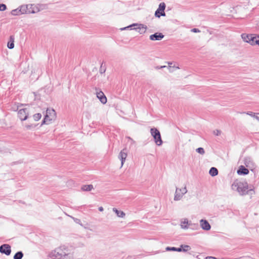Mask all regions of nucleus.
<instances>
[{"instance_id": "obj_24", "label": "nucleus", "mask_w": 259, "mask_h": 259, "mask_svg": "<svg viewBox=\"0 0 259 259\" xmlns=\"http://www.w3.org/2000/svg\"><path fill=\"white\" fill-rule=\"evenodd\" d=\"M23 257V253L21 251L17 252L14 255V259H22Z\"/></svg>"}, {"instance_id": "obj_30", "label": "nucleus", "mask_w": 259, "mask_h": 259, "mask_svg": "<svg viewBox=\"0 0 259 259\" xmlns=\"http://www.w3.org/2000/svg\"><path fill=\"white\" fill-rule=\"evenodd\" d=\"M189 222L187 219H185L181 222V227L182 228V225H189Z\"/></svg>"}, {"instance_id": "obj_13", "label": "nucleus", "mask_w": 259, "mask_h": 259, "mask_svg": "<svg viewBox=\"0 0 259 259\" xmlns=\"http://www.w3.org/2000/svg\"><path fill=\"white\" fill-rule=\"evenodd\" d=\"M199 227L198 224H194L191 222H189V225H182V229H188V228H190L192 230H197Z\"/></svg>"}, {"instance_id": "obj_9", "label": "nucleus", "mask_w": 259, "mask_h": 259, "mask_svg": "<svg viewBox=\"0 0 259 259\" xmlns=\"http://www.w3.org/2000/svg\"><path fill=\"white\" fill-rule=\"evenodd\" d=\"M97 97L99 99L102 104H106L107 103V98L104 95V93L96 88Z\"/></svg>"}, {"instance_id": "obj_34", "label": "nucleus", "mask_w": 259, "mask_h": 259, "mask_svg": "<svg viewBox=\"0 0 259 259\" xmlns=\"http://www.w3.org/2000/svg\"><path fill=\"white\" fill-rule=\"evenodd\" d=\"M35 126H36V125H33V124H28V125H25V127L27 130H30L32 128H35Z\"/></svg>"}, {"instance_id": "obj_27", "label": "nucleus", "mask_w": 259, "mask_h": 259, "mask_svg": "<svg viewBox=\"0 0 259 259\" xmlns=\"http://www.w3.org/2000/svg\"><path fill=\"white\" fill-rule=\"evenodd\" d=\"M181 247H183V251L186 252L191 249V247L188 245H181Z\"/></svg>"}, {"instance_id": "obj_15", "label": "nucleus", "mask_w": 259, "mask_h": 259, "mask_svg": "<svg viewBox=\"0 0 259 259\" xmlns=\"http://www.w3.org/2000/svg\"><path fill=\"white\" fill-rule=\"evenodd\" d=\"M124 151V149L121 150L118 155V158L121 160V166L123 165L127 157V154Z\"/></svg>"}, {"instance_id": "obj_45", "label": "nucleus", "mask_w": 259, "mask_h": 259, "mask_svg": "<svg viewBox=\"0 0 259 259\" xmlns=\"http://www.w3.org/2000/svg\"><path fill=\"white\" fill-rule=\"evenodd\" d=\"M128 138L129 139H130V140H132L130 138V137H128Z\"/></svg>"}, {"instance_id": "obj_7", "label": "nucleus", "mask_w": 259, "mask_h": 259, "mask_svg": "<svg viewBox=\"0 0 259 259\" xmlns=\"http://www.w3.org/2000/svg\"><path fill=\"white\" fill-rule=\"evenodd\" d=\"M0 252L6 255H10L11 253V247L9 244H4L0 246Z\"/></svg>"}, {"instance_id": "obj_19", "label": "nucleus", "mask_w": 259, "mask_h": 259, "mask_svg": "<svg viewBox=\"0 0 259 259\" xmlns=\"http://www.w3.org/2000/svg\"><path fill=\"white\" fill-rule=\"evenodd\" d=\"M209 174L212 177L216 176L218 174V170L217 168L212 167L209 169Z\"/></svg>"}, {"instance_id": "obj_36", "label": "nucleus", "mask_w": 259, "mask_h": 259, "mask_svg": "<svg viewBox=\"0 0 259 259\" xmlns=\"http://www.w3.org/2000/svg\"><path fill=\"white\" fill-rule=\"evenodd\" d=\"M221 131L218 130H216L213 131V134L215 136H219L221 134Z\"/></svg>"}, {"instance_id": "obj_33", "label": "nucleus", "mask_w": 259, "mask_h": 259, "mask_svg": "<svg viewBox=\"0 0 259 259\" xmlns=\"http://www.w3.org/2000/svg\"><path fill=\"white\" fill-rule=\"evenodd\" d=\"M7 9V6L5 4H0V11H4Z\"/></svg>"}, {"instance_id": "obj_20", "label": "nucleus", "mask_w": 259, "mask_h": 259, "mask_svg": "<svg viewBox=\"0 0 259 259\" xmlns=\"http://www.w3.org/2000/svg\"><path fill=\"white\" fill-rule=\"evenodd\" d=\"M183 195L180 191H177V189L176 190L175 196H174V200L175 201H179L182 199L183 197Z\"/></svg>"}, {"instance_id": "obj_10", "label": "nucleus", "mask_w": 259, "mask_h": 259, "mask_svg": "<svg viewBox=\"0 0 259 259\" xmlns=\"http://www.w3.org/2000/svg\"><path fill=\"white\" fill-rule=\"evenodd\" d=\"M244 164L245 166L251 169V170L255 167V164L252 158L250 157H246L244 158Z\"/></svg>"}, {"instance_id": "obj_40", "label": "nucleus", "mask_w": 259, "mask_h": 259, "mask_svg": "<svg viewBox=\"0 0 259 259\" xmlns=\"http://www.w3.org/2000/svg\"><path fill=\"white\" fill-rule=\"evenodd\" d=\"M206 259H217V258L216 257H213V256H207L206 257Z\"/></svg>"}, {"instance_id": "obj_32", "label": "nucleus", "mask_w": 259, "mask_h": 259, "mask_svg": "<svg viewBox=\"0 0 259 259\" xmlns=\"http://www.w3.org/2000/svg\"><path fill=\"white\" fill-rule=\"evenodd\" d=\"M68 216L70 217V218H71L76 223L79 224L81 225V221L79 219L74 218L72 216H70V215H68Z\"/></svg>"}, {"instance_id": "obj_44", "label": "nucleus", "mask_w": 259, "mask_h": 259, "mask_svg": "<svg viewBox=\"0 0 259 259\" xmlns=\"http://www.w3.org/2000/svg\"><path fill=\"white\" fill-rule=\"evenodd\" d=\"M168 64L169 65V67L170 68L171 67V65H172V62H168Z\"/></svg>"}, {"instance_id": "obj_23", "label": "nucleus", "mask_w": 259, "mask_h": 259, "mask_svg": "<svg viewBox=\"0 0 259 259\" xmlns=\"http://www.w3.org/2000/svg\"><path fill=\"white\" fill-rule=\"evenodd\" d=\"M20 10H21L20 12L21 14L27 13V9H28V5H22L19 7Z\"/></svg>"}, {"instance_id": "obj_18", "label": "nucleus", "mask_w": 259, "mask_h": 259, "mask_svg": "<svg viewBox=\"0 0 259 259\" xmlns=\"http://www.w3.org/2000/svg\"><path fill=\"white\" fill-rule=\"evenodd\" d=\"M7 47L10 49L14 48V37L13 35L10 36L9 41L8 42Z\"/></svg>"}, {"instance_id": "obj_39", "label": "nucleus", "mask_w": 259, "mask_h": 259, "mask_svg": "<svg viewBox=\"0 0 259 259\" xmlns=\"http://www.w3.org/2000/svg\"><path fill=\"white\" fill-rule=\"evenodd\" d=\"M176 251L181 252L183 251V247H181V245L180 247H176Z\"/></svg>"}, {"instance_id": "obj_22", "label": "nucleus", "mask_w": 259, "mask_h": 259, "mask_svg": "<svg viewBox=\"0 0 259 259\" xmlns=\"http://www.w3.org/2000/svg\"><path fill=\"white\" fill-rule=\"evenodd\" d=\"M113 211L117 214L118 217L123 218L125 215V213L121 210H118L116 208H113Z\"/></svg>"}, {"instance_id": "obj_26", "label": "nucleus", "mask_w": 259, "mask_h": 259, "mask_svg": "<svg viewBox=\"0 0 259 259\" xmlns=\"http://www.w3.org/2000/svg\"><path fill=\"white\" fill-rule=\"evenodd\" d=\"M177 191H180L182 195L183 196L184 194H185L187 192V190L186 188V187H185L182 188H177Z\"/></svg>"}, {"instance_id": "obj_1", "label": "nucleus", "mask_w": 259, "mask_h": 259, "mask_svg": "<svg viewBox=\"0 0 259 259\" xmlns=\"http://www.w3.org/2000/svg\"><path fill=\"white\" fill-rule=\"evenodd\" d=\"M231 187L233 190L237 191L241 196L254 194L253 189L248 186V183L244 180H236L232 184Z\"/></svg>"}, {"instance_id": "obj_17", "label": "nucleus", "mask_w": 259, "mask_h": 259, "mask_svg": "<svg viewBox=\"0 0 259 259\" xmlns=\"http://www.w3.org/2000/svg\"><path fill=\"white\" fill-rule=\"evenodd\" d=\"M252 34H245L243 33L241 34V37L243 39V40L248 43L250 44L251 42V38L252 37Z\"/></svg>"}, {"instance_id": "obj_16", "label": "nucleus", "mask_w": 259, "mask_h": 259, "mask_svg": "<svg viewBox=\"0 0 259 259\" xmlns=\"http://www.w3.org/2000/svg\"><path fill=\"white\" fill-rule=\"evenodd\" d=\"M251 39L250 45L252 46L258 45L259 46V35H255L252 34Z\"/></svg>"}, {"instance_id": "obj_2", "label": "nucleus", "mask_w": 259, "mask_h": 259, "mask_svg": "<svg viewBox=\"0 0 259 259\" xmlns=\"http://www.w3.org/2000/svg\"><path fill=\"white\" fill-rule=\"evenodd\" d=\"M56 118V112L53 109L48 108L46 111L44 119L42 121L41 125L47 124H49L51 121L54 120Z\"/></svg>"}, {"instance_id": "obj_4", "label": "nucleus", "mask_w": 259, "mask_h": 259, "mask_svg": "<svg viewBox=\"0 0 259 259\" xmlns=\"http://www.w3.org/2000/svg\"><path fill=\"white\" fill-rule=\"evenodd\" d=\"M131 28V29H134L138 31L140 34L144 33L146 32V27L143 24L134 23L128 26L120 28L121 30H126Z\"/></svg>"}, {"instance_id": "obj_8", "label": "nucleus", "mask_w": 259, "mask_h": 259, "mask_svg": "<svg viewBox=\"0 0 259 259\" xmlns=\"http://www.w3.org/2000/svg\"><path fill=\"white\" fill-rule=\"evenodd\" d=\"M18 116L22 121L26 120L28 116L27 109L26 108L20 109L18 112Z\"/></svg>"}, {"instance_id": "obj_29", "label": "nucleus", "mask_w": 259, "mask_h": 259, "mask_svg": "<svg viewBox=\"0 0 259 259\" xmlns=\"http://www.w3.org/2000/svg\"><path fill=\"white\" fill-rule=\"evenodd\" d=\"M196 152L200 154H204L205 153V151L204 149L202 147H199L196 149Z\"/></svg>"}, {"instance_id": "obj_25", "label": "nucleus", "mask_w": 259, "mask_h": 259, "mask_svg": "<svg viewBox=\"0 0 259 259\" xmlns=\"http://www.w3.org/2000/svg\"><path fill=\"white\" fill-rule=\"evenodd\" d=\"M21 10H20L19 8H18L17 9L13 10L11 14V15L13 16H18L21 14V13L20 12Z\"/></svg>"}, {"instance_id": "obj_5", "label": "nucleus", "mask_w": 259, "mask_h": 259, "mask_svg": "<svg viewBox=\"0 0 259 259\" xmlns=\"http://www.w3.org/2000/svg\"><path fill=\"white\" fill-rule=\"evenodd\" d=\"M68 254L63 251L61 249H57L52 252L51 257L53 259H67Z\"/></svg>"}, {"instance_id": "obj_37", "label": "nucleus", "mask_w": 259, "mask_h": 259, "mask_svg": "<svg viewBox=\"0 0 259 259\" xmlns=\"http://www.w3.org/2000/svg\"><path fill=\"white\" fill-rule=\"evenodd\" d=\"M105 70H106V69L102 67V64L101 66L100 69V72L101 74L104 73L105 72Z\"/></svg>"}, {"instance_id": "obj_28", "label": "nucleus", "mask_w": 259, "mask_h": 259, "mask_svg": "<svg viewBox=\"0 0 259 259\" xmlns=\"http://www.w3.org/2000/svg\"><path fill=\"white\" fill-rule=\"evenodd\" d=\"M41 117V114L40 113H36L33 115V119L35 121L39 120Z\"/></svg>"}, {"instance_id": "obj_21", "label": "nucleus", "mask_w": 259, "mask_h": 259, "mask_svg": "<svg viewBox=\"0 0 259 259\" xmlns=\"http://www.w3.org/2000/svg\"><path fill=\"white\" fill-rule=\"evenodd\" d=\"M94 187L92 185H85L81 187V190L83 191H90L93 189Z\"/></svg>"}, {"instance_id": "obj_43", "label": "nucleus", "mask_w": 259, "mask_h": 259, "mask_svg": "<svg viewBox=\"0 0 259 259\" xmlns=\"http://www.w3.org/2000/svg\"><path fill=\"white\" fill-rule=\"evenodd\" d=\"M166 67L165 66H160L159 67H158V68H159V69H161V68H164V67Z\"/></svg>"}, {"instance_id": "obj_12", "label": "nucleus", "mask_w": 259, "mask_h": 259, "mask_svg": "<svg viewBox=\"0 0 259 259\" xmlns=\"http://www.w3.org/2000/svg\"><path fill=\"white\" fill-rule=\"evenodd\" d=\"M164 35L160 32H156L150 36V39L152 40H161Z\"/></svg>"}, {"instance_id": "obj_11", "label": "nucleus", "mask_w": 259, "mask_h": 259, "mask_svg": "<svg viewBox=\"0 0 259 259\" xmlns=\"http://www.w3.org/2000/svg\"><path fill=\"white\" fill-rule=\"evenodd\" d=\"M200 225L201 228L204 230L208 231L211 228L210 225L206 220L201 219L200 221Z\"/></svg>"}, {"instance_id": "obj_31", "label": "nucleus", "mask_w": 259, "mask_h": 259, "mask_svg": "<svg viewBox=\"0 0 259 259\" xmlns=\"http://www.w3.org/2000/svg\"><path fill=\"white\" fill-rule=\"evenodd\" d=\"M246 114L254 118H255V117H256V116L257 115V113H253L251 111H248V112H246Z\"/></svg>"}, {"instance_id": "obj_38", "label": "nucleus", "mask_w": 259, "mask_h": 259, "mask_svg": "<svg viewBox=\"0 0 259 259\" xmlns=\"http://www.w3.org/2000/svg\"><path fill=\"white\" fill-rule=\"evenodd\" d=\"M191 31L192 32H195V33H197V32H200V31L197 29V28H193L191 29Z\"/></svg>"}, {"instance_id": "obj_35", "label": "nucleus", "mask_w": 259, "mask_h": 259, "mask_svg": "<svg viewBox=\"0 0 259 259\" xmlns=\"http://www.w3.org/2000/svg\"><path fill=\"white\" fill-rule=\"evenodd\" d=\"M165 250H166V251H176V247H169V246H168V247H166Z\"/></svg>"}, {"instance_id": "obj_6", "label": "nucleus", "mask_w": 259, "mask_h": 259, "mask_svg": "<svg viewBox=\"0 0 259 259\" xmlns=\"http://www.w3.org/2000/svg\"><path fill=\"white\" fill-rule=\"evenodd\" d=\"M166 5L164 3L162 2L160 3L158 6V8L156 10L155 12V16L157 18H160L161 16H165V13L164 10L165 9Z\"/></svg>"}, {"instance_id": "obj_41", "label": "nucleus", "mask_w": 259, "mask_h": 259, "mask_svg": "<svg viewBox=\"0 0 259 259\" xmlns=\"http://www.w3.org/2000/svg\"><path fill=\"white\" fill-rule=\"evenodd\" d=\"M255 118L258 121H259V113H257V115L256 116V117H255Z\"/></svg>"}, {"instance_id": "obj_42", "label": "nucleus", "mask_w": 259, "mask_h": 259, "mask_svg": "<svg viewBox=\"0 0 259 259\" xmlns=\"http://www.w3.org/2000/svg\"><path fill=\"white\" fill-rule=\"evenodd\" d=\"M103 210H104V208H103V207L100 206V207H99V210L100 211H103Z\"/></svg>"}, {"instance_id": "obj_3", "label": "nucleus", "mask_w": 259, "mask_h": 259, "mask_svg": "<svg viewBox=\"0 0 259 259\" xmlns=\"http://www.w3.org/2000/svg\"><path fill=\"white\" fill-rule=\"evenodd\" d=\"M150 133L155 144L158 146L162 145L163 141L159 131L155 127H153L150 129Z\"/></svg>"}, {"instance_id": "obj_14", "label": "nucleus", "mask_w": 259, "mask_h": 259, "mask_svg": "<svg viewBox=\"0 0 259 259\" xmlns=\"http://www.w3.org/2000/svg\"><path fill=\"white\" fill-rule=\"evenodd\" d=\"M249 173V170L245 166L241 165L237 170V174L239 175H245Z\"/></svg>"}]
</instances>
